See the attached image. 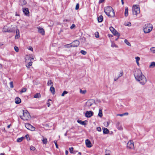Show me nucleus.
Segmentation results:
<instances>
[{
  "label": "nucleus",
  "instance_id": "49530a36",
  "mask_svg": "<svg viewBox=\"0 0 155 155\" xmlns=\"http://www.w3.org/2000/svg\"><path fill=\"white\" fill-rule=\"evenodd\" d=\"M10 87L11 88H13L14 86L13 85V82L12 81H11L9 83Z\"/></svg>",
  "mask_w": 155,
  "mask_h": 155
},
{
  "label": "nucleus",
  "instance_id": "b1692460",
  "mask_svg": "<svg viewBox=\"0 0 155 155\" xmlns=\"http://www.w3.org/2000/svg\"><path fill=\"white\" fill-rule=\"evenodd\" d=\"M155 67V62H151L150 65L149 66V68H153Z\"/></svg>",
  "mask_w": 155,
  "mask_h": 155
},
{
  "label": "nucleus",
  "instance_id": "aec40b11",
  "mask_svg": "<svg viewBox=\"0 0 155 155\" xmlns=\"http://www.w3.org/2000/svg\"><path fill=\"white\" fill-rule=\"evenodd\" d=\"M42 140L43 143L45 144H46L47 143V139L44 136H42Z\"/></svg>",
  "mask_w": 155,
  "mask_h": 155
},
{
  "label": "nucleus",
  "instance_id": "8fccbe9b",
  "mask_svg": "<svg viewBox=\"0 0 155 155\" xmlns=\"http://www.w3.org/2000/svg\"><path fill=\"white\" fill-rule=\"evenodd\" d=\"M30 149L31 150L34 151L35 150V147H33V146H31L30 147Z\"/></svg>",
  "mask_w": 155,
  "mask_h": 155
},
{
  "label": "nucleus",
  "instance_id": "72a5a7b5",
  "mask_svg": "<svg viewBox=\"0 0 155 155\" xmlns=\"http://www.w3.org/2000/svg\"><path fill=\"white\" fill-rule=\"evenodd\" d=\"M128 115V113L127 112H126V113H125L124 114H117V116H120V117H122L123 116Z\"/></svg>",
  "mask_w": 155,
  "mask_h": 155
},
{
  "label": "nucleus",
  "instance_id": "39448f33",
  "mask_svg": "<svg viewBox=\"0 0 155 155\" xmlns=\"http://www.w3.org/2000/svg\"><path fill=\"white\" fill-rule=\"evenodd\" d=\"M133 14L134 15H137L140 13V8L139 5H134L132 8Z\"/></svg>",
  "mask_w": 155,
  "mask_h": 155
},
{
  "label": "nucleus",
  "instance_id": "69168bd1",
  "mask_svg": "<svg viewBox=\"0 0 155 155\" xmlns=\"http://www.w3.org/2000/svg\"><path fill=\"white\" fill-rule=\"evenodd\" d=\"M121 3H122V5H124V0H121Z\"/></svg>",
  "mask_w": 155,
  "mask_h": 155
},
{
  "label": "nucleus",
  "instance_id": "0e129e2a",
  "mask_svg": "<svg viewBox=\"0 0 155 155\" xmlns=\"http://www.w3.org/2000/svg\"><path fill=\"white\" fill-rule=\"evenodd\" d=\"M98 22H101L103 20H97Z\"/></svg>",
  "mask_w": 155,
  "mask_h": 155
},
{
  "label": "nucleus",
  "instance_id": "473e14b6",
  "mask_svg": "<svg viewBox=\"0 0 155 155\" xmlns=\"http://www.w3.org/2000/svg\"><path fill=\"white\" fill-rule=\"evenodd\" d=\"M124 25L127 26H131V24L130 22H125L124 23Z\"/></svg>",
  "mask_w": 155,
  "mask_h": 155
},
{
  "label": "nucleus",
  "instance_id": "4d7b16f0",
  "mask_svg": "<svg viewBox=\"0 0 155 155\" xmlns=\"http://www.w3.org/2000/svg\"><path fill=\"white\" fill-rule=\"evenodd\" d=\"M54 143L55 144V145L56 147L57 148H58V145L57 144V143L56 141V140L54 141Z\"/></svg>",
  "mask_w": 155,
  "mask_h": 155
},
{
  "label": "nucleus",
  "instance_id": "a19ab883",
  "mask_svg": "<svg viewBox=\"0 0 155 155\" xmlns=\"http://www.w3.org/2000/svg\"><path fill=\"white\" fill-rule=\"evenodd\" d=\"M78 123L80 124L81 125H84L85 124L84 121H82L81 120H78Z\"/></svg>",
  "mask_w": 155,
  "mask_h": 155
},
{
  "label": "nucleus",
  "instance_id": "c03bdc74",
  "mask_svg": "<svg viewBox=\"0 0 155 155\" xmlns=\"http://www.w3.org/2000/svg\"><path fill=\"white\" fill-rule=\"evenodd\" d=\"M14 49L15 51L16 52H18L19 51V48L17 46H15L14 47Z\"/></svg>",
  "mask_w": 155,
  "mask_h": 155
},
{
  "label": "nucleus",
  "instance_id": "9b49d317",
  "mask_svg": "<svg viewBox=\"0 0 155 155\" xmlns=\"http://www.w3.org/2000/svg\"><path fill=\"white\" fill-rule=\"evenodd\" d=\"M95 103V101L93 100H88L86 103V106L90 107Z\"/></svg>",
  "mask_w": 155,
  "mask_h": 155
},
{
  "label": "nucleus",
  "instance_id": "3c124183",
  "mask_svg": "<svg viewBox=\"0 0 155 155\" xmlns=\"http://www.w3.org/2000/svg\"><path fill=\"white\" fill-rule=\"evenodd\" d=\"M111 47L113 48L116 47V45L113 42H111Z\"/></svg>",
  "mask_w": 155,
  "mask_h": 155
},
{
  "label": "nucleus",
  "instance_id": "a211bd4d",
  "mask_svg": "<svg viewBox=\"0 0 155 155\" xmlns=\"http://www.w3.org/2000/svg\"><path fill=\"white\" fill-rule=\"evenodd\" d=\"M110 30L114 35H116V30L112 27H110Z\"/></svg>",
  "mask_w": 155,
  "mask_h": 155
},
{
  "label": "nucleus",
  "instance_id": "9d476101",
  "mask_svg": "<svg viewBox=\"0 0 155 155\" xmlns=\"http://www.w3.org/2000/svg\"><path fill=\"white\" fill-rule=\"evenodd\" d=\"M3 31L4 32H12L14 31V29L13 28V27L9 29V28H7L6 27H4L3 29Z\"/></svg>",
  "mask_w": 155,
  "mask_h": 155
},
{
  "label": "nucleus",
  "instance_id": "603ef678",
  "mask_svg": "<svg viewBox=\"0 0 155 155\" xmlns=\"http://www.w3.org/2000/svg\"><path fill=\"white\" fill-rule=\"evenodd\" d=\"M73 149H74V148L72 147H71L69 148V151H70V153H73Z\"/></svg>",
  "mask_w": 155,
  "mask_h": 155
},
{
  "label": "nucleus",
  "instance_id": "393cba45",
  "mask_svg": "<svg viewBox=\"0 0 155 155\" xmlns=\"http://www.w3.org/2000/svg\"><path fill=\"white\" fill-rule=\"evenodd\" d=\"M135 59L136 61L137 64V65L138 66H139V61L140 60V58L139 57H136L135 58Z\"/></svg>",
  "mask_w": 155,
  "mask_h": 155
},
{
  "label": "nucleus",
  "instance_id": "79ce46f5",
  "mask_svg": "<svg viewBox=\"0 0 155 155\" xmlns=\"http://www.w3.org/2000/svg\"><path fill=\"white\" fill-rule=\"evenodd\" d=\"M80 52L81 54L84 55H85L87 54V52L86 51L83 50H81Z\"/></svg>",
  "mask_w": 155,
  "mask_h": 155
},
{
  "label": "nucleus",
  "instance_id": "f8f14e48",
  "mask_svg": "<svg viewBox=\"0 0 155 155\" xmlns=\"http://www.w3.org/2000/svg\"><path fill=\"white\" fill-rule=\"evenodd\" d=\"M38 29V32L40 33L41 35H44L45 34V31L44 30L40 27H37Z\"/></svg>",
  "mask_w": 155,
  "mask_h": 155
},
{
  "label": "nucleus",
  "instance_id": "5fc2aeb1",
  "mask_svg": "<svg viewBox=\"0 0 155 155\" xmlns=\"http://www.w3.org/2000/svg\"><path fill=\"white\" fill-rule=\"evenodd\" d=\"M97 130L99 132H101V129L100 127H98L97 128Z\"/></svg>",
  "mask_w": 155,
  "mask_h": 155
},
{
  "label": "nucleus",
  "instance_id": "dca6fc26",
  "mask_svg": "<svg viewBox=\"0 0 155 155\" xmlns=\"http://www.w3.org/2000/svg\"><path fill=\"white\" fill-rule=\"evenodd\" d=\"M73 47H77L79 45V42L78 40L74 41L72 43Z\"/></svg>",
  "mask_w": 155,
  "mask_h": 155
},
{
  "label": "nucleus",
  "instance_id": "7c9ffc66",
  "mask_svg": "<svg viewBox=\"0 0 155 155\" xmlns=\"http://www.w3.org/2000/svg\"><path fill=\"white\" fill-rule=\"evenodd\" d=\"M124 42L127 45L129 46H131V45L130 43L127 39L124 40Z\"/></svg>",
  "mask_w": 155,
  "mask_h": 155
},
{
  "label": "nucleus",
  "instance_id": "f3484780",
  "mask_svg": "<svg viewBox=\"0 0 155 155\" xmlns=\"http://www.w3.org/2000/svg\"><path fill=\"white\" fill-rule=\"evenodd\" d=\"M21 102V99L19 97H16L15 99V103L16 104H20Z\"/></svg>",
  "mask_w": 155,
  "mask_h": 155
},
{
  "label": "nucleus",
  "instance_id": "7ed1b4c3",
  "mask_svg": "<svg viewBox=\"0 0 155 155\" xmlns=\"http://www.w3.org/2000/svg\"><path fill=\"white\" fill-rule=\"evenodd\" d=\"M23 115L20 116V118L24 120H28L31 119V115L26 110H22Z\"/></svg>",
  "mask_w": 155,
  "mask_h": 155
},
{
  "label": "nucleus",
  "instance_id": "774afa93",
  "mask_svg": "<svg viewBox=\"0 0 155 155\" xmlns=\"http://www.w3.org/2000/svg\"><path fill=\"white\" fill-rule=\"evenodd\" d=\"M5 155V153H1L0 155Z\"/></svg>",
  "mask_w": 155,
  "mask_h": 155
},
{
  "label": "nucleus",
  "instance_id": "6ab92c4d",
  "mask_svg": "<svg viewBox=\"0 0 155 155\" xmlns=\"http://www.w3.org/2000/svg\"><path fill=\"white\" fill-rule=\"evenodd\" d=\"M117 128L118 129L120 130H122L123 129V127L120 124V123L119 122H118L117 123Z\"/></svg>",
  "mask_w": 155,
  "mask_h": 155
},
{
  "label": "nucleus",
  "instance_id": "c756f323",
  "mask_svg": "<svg viewBox=\"0 0 155 155\" xmlns=\"http://www.w3.org/2000/svg\"><path fill=\"white\" fill-rule=\"evenodd\" d=\"M41 97V95L40 94L37 93L35 94L34 96V97L35 98H39Z\"/></svg>",
  "mask_w": 155,
  "mask_h": 155
},
{
  "label": "nucleus",
  "instance_id": "58836bf2",
  "mask_svg": "<svg viewBox=\"0 0 155 155\" xmlns=\"http://www.w3.org/2000/svg\"><path fill=\"white\" fill-rule=\"evenodd\" d=\"M87 91L86 90H82L81 89L80 90V93L82 94H84L86 93Z\"/></svg>",
  "mask_w": 155,
  "mask_h": 155
},
{
  "label": "nucleus",
  "instance_id": "4be33fe9",
  "mask_svg": "<svg viewBox=\"0 0 155 155\" xmlns=\"http://www.w3.org/2000/svg\"><path fill=\"white\" fill-rule=\"evenodd\" d=\"M26 3V2L25 0H20L19 5H25Z\"/></svg>",
  "mask_w": 155,
  "mask_h": 155
},
{
  "label": "nucleus",
  "instance_id": "2eb2a0df",
  "mask_svg": "<svg viewBox=\"0 0 155 155\" xmlns=\"http://www.w3.org/2000/svg\"><path fill=\"white\" fill-rule=\"evenodd\" d=\"M93 114V112L92 111H87L85 113V116L87 117H89L92 116Z\"/></svg>",
  "mask_w": 155,
  "mask_h": 155
},
{
  "label": "nucleus",
  "instance_id": "6e6d98bb",
  "mask_svg": "<svg viewBox=\"0 0 155 155\" xmlns=\"http://www.w3.org/2000/svg\"><path fill=\"white\" fill-rule=\"evenodd\" d=\"M79 8V4L78 3H77L76 6L75 7V9L78 10V9Z\"/></svg>",
  "mask_w": 155,
  "mask_h": 155
},
{
  "label": "nucleus",
  "instance_id": "f03ea898",
  "mask_svg": "<svg viewBox=\"0 0 155 155\" xmlns=\"http://www.w3.org/2000/svg\"><path fill=\"white\" fill-rule=\"evenodd\" d=\"M104 10L105 13L108 17H112L114 16V12L111 7L110 6L105 7Z\"/></svg>",
  "mask_w": 155,
  "mask_h": 155
},
{
  "label": "nucleus",
  "instance_id": "de8ad7c7",
  "mask_svg": "<svg viewBox=\"0 0 155 155\" xmlns=\"http://www.w3.org/2000/svg\"><path fill=\"white\" fill-rule=\"evenodd\" d=\"M95 36L96 38H98L99 37V33L98 32H96L95 33Z\"/></svg>",
  "mask_w": 155,
  "mask_h": 155
},
{
  "label": "nucleus",
  "instance_id": "423d86ee",
  "mask_svg": "<svg viewBox=\"0 0 155 155\" xmlns=\"http://www.w3.org/2000/svg\"><path fill=\"white\" fill-rule=\"evenodd\" d=\"M13 28L14 29V31H15L16 32V35L15 37V39H19L20 37V31L17 28V27L16 26L13 27Z\"/></svg>",
  "mask_w": 155,
  "mask_h": 155
},
{
  "label": "nucleus",
  "instance_id": "f704fd0d",
  "mask_svg": "<svg viewBox=\"0 0 155 155\" xmlns=\"http://www.w3.org/2000/svg\"><path fill=\"white\" fill-rule=\"evenodd\" d=\"M48 85H51V86H53V84L51 80H49L47 83Z\"/></svg>",
  "mask_w": 155,
  "mask_h": 155
},
{
  "label": "nucleus",
  "instance_id": "1a4fd4ad",
  "mask_svg": "<svg viewBox=\"0 0 155 155\" xmlns=\"http://www.w3.org/2000/svg\"><path fill=\"white\" fill-rule=\"evenodd\" d=\"M25 126L27 129L31 131H33L35 130V128L29 124H25Z\"/></svg>",
  "mask_w": 155,
  "mask_h": 155
},
{
  "label": "nucleus",
  "instance_id": "a18cd8bd",
  "mask_svg": "<svg viewBox=\"0 0 155 155\" xmlns=\"http://www.w3.org/2000/svg\"><path fill=\"white\" fill-rule=\"evenodd\" d=\"M27 48L28 50H30L32 51H33V48L32 47L30 46L28 47Z\"/></svg>",
  "mask_w": 155,
  "mask_h": 155
},
{
  "label": "nucleus",
  "instance_id": "e2e57ef3",
  "mask_svg": "<svg viewBox=\"0 0 155 155\" xmlns=\"http://www.w3.org/2000/svg\"><path fill=\"white\" fill-rule=\"evenodd\" d=\"M47 104L48 107H49L51 105L50 103H48Z\"/></svg>",
  "mask_w": 155,
  "mask_h": 155
},
{
  "label": "nucleus",
  "instance_id": "6e6552de",
  "mask_svg": "<svg viewBox=\"0 0 155 155\" xmlns=\"http://www.w3.org/2000/svg\"><path fill=\"white\" fill-rule=\"evenodd\" d=\"M127 147L130 149H133L134 148V143L132 140H130L127 144Z\"/></svg>",
  "mask_w": 155,
  "mask_h": 155
},
{
  "label": "nucleus",
  "instance_id": "864d4df0",
  "mask_svg": "<svg viewBox=\"0 0 155 155\" xmlns=\"http://www.w3.org/2000/svg\"><path fill=\"white\" fill-rule=\"evenodd\" d=\"M103 17L102 15H100L97 18V19H103Z\"/></svg>",
  "mask_w": 155,
  "mask_h": 155
},
{
  "label": "nucleus",
  "instance_id": "4c0bfd02",
  "mask_svg": "<svg viewBox=\"0 0 155 155\" xmlns=\"http://www.w3.org/2000/svg\"><path fill=\"white\" fill-rule=\"evenodd\" d=\"M150 50L151 52L153 53H155V47H152L150 48Z\"/></svg>",
  "mask_w": 155,
  "mask_h": 155
},
{
  "label": "nucleus",
  "instance_id": "20e7f679",
  "mask_svg": "<svg viewBox=\"0 0 155 155\" xmlns=\"http://www.w3.org/2000/svg\"><path fill=\"white\" fill-rule=\"evenodd\" d=\"M153 25L150 23L145 24L143 27V30L145 33L150 32L152 30Z\"/></svg>",
  "mask_w": 155,
  "mask_h": 155
},
{
  "label": "nucleus",
  "instance_id": "052dcab7",
  "mask_svg": "<svg viewBox=\"0 0 155 155\" xmlns=\"http://www.w3.org/2000/svg\"><path fill=\"white\" fill-rule=\"evenodd\" d=\"M117 37L118 38H119L120 36V34L117 32Z\"/></svg>",
  "mask_w": 155,
  "mask_h": 155
},
{
  "label": "nucleus",
  "instance_id": "bb28decb",
  "mask_svg": "<svg viewBox=\"0 0 155 155\" xmlns=\"http://www.w3.org/2000/svg\"><path fill=\"white\" fill-rule=\"evenodd\" d=\"M50 91L52 94H55V89L54 87L52 86H51L50 88Z\"/></svg>",
  "mask_w": 155,
  "mask_h": 155
},
{
  "label": "nucleus",
  "instance_id": "4468645a",
  "mask_svg": "<svg viewBox=\"0 0 155 155\" xmlns=\"http://www.w3.org/2000/svg\"><path fill=\"white\" fill-rule=\"evenodd\" d=\"M23 12L26 16L29 15V12L28 9L27 8H22Z\"/></svg>",
  "mask_w": 155,
  "mask_h": 155
},
{
  "label": "nucleus",
  "instance_id": "bf43d9fd",
  "mask_svg": "<svg viewBox=\"0 0 155 155\" xmlns=\"http://www.w3.org/2000/svg\"><path fill=\"white\" fill-rule=\"evenodd\" d=\"M105 0H100L99 1V3H101L103 2Z\"/></svg>",
  "mask_w": 155,
  "mask_h": 155
},
{
  "label": "nucleus",
  "instance_id": "ea45409f",
  "mask_svg": "<svg viewBox=\"0 0 155 155\" xmlns=\"http://www.w3.org/2000/svg\"><path fill=\"white\" fill-rule=\"evenodd\" d=\"M110 122L108 121L105 122L104 123V126L106 127L108 126L110 124Z\"/></svg>",
  "mask_w": 155,
  "mask_h": 155
},
{
  "label": "nucleus",
  "instance_id": "cd10ccee",
  "mask_svg": "<svg viewBox=\"0 0 155 155\" xmlns=\"http://www.w3.org/2000/svg\"><path fill=\"white\" fill-rule=\"evenodd\" d=\"M64 46L65 48H68L73 47V45L72 43H71L65 45Z\"/></svg>",
  "mask_w": 155,
  "mask_h": 155
},
{
  "label": "nucleus",
  "instance_id": "c9c22d12",
  "mask_svg": "<svg viewBox=\"0 0 155 155\" xmlns=\"http://www.w3.org/2000/svg\"><path fill=\"white\" fill-rule=\"evenodd\" d=\"M26 90H27V89L26 88H25V87L23 88L21 90V91H20V94H21L22 93L25 92L26 91Z\"/></svg>",
  "mask_w": 155,
  "mask_h": 155
},
{
  "label": "nucleus",
  "instance_id": "5701e85b",
  "mask_svg": "<svg viewBox=\"0 0 155 155\" xmlns=\"http://www.w3.org/2000/svg\"><path fill=\"white\" fill-rule=\"evenodd\" d=\"M124 15L126 17L128 16V8L127 7H125Z\"/></svg>",
  "mask_w": 155,
  "mask_h": 155
},
{
  "label": "nucleus",
  "instance_id": "412c9836",
  "mask_svg": "<svg viewBox=\"0 0 155 155\" xmlns=\"http://www.w3.org/2000/svg\"><path fill=\"white\" fill-rule=\"evenodd\" d=\"M123 75V70H120L118 72V77L117 79L122 76Z\"/></svg>",
  "mask_w": 155,
  "mask_h": 155
},
{
  "label": "nucleus",
  "instance_id": "338daca9",
  "mask_svg": "<svg viewBox=\"0 0 155 155\" xmlns=\"http://www.w3.org/2000/svg\"><path fill=\"white\" fill-rule=\"evenodd\" d=\"M68 151L67 150H66L65 151V154H66V155H67L68 154Z\"/></svg>",
  "mask_w": 155,
  "mask_h": 155
},
{
  "label": "nucleus",
  "instance_id": "2f4dec72",
  "mask_svg": "<svg viewBox=\"0 0 155 155\" xmlns=\"http://www.w3.org/2000/svg\"><path fill=\"white\" fill-rule=\"evenodd\" d=\"M103 131L104 134H107L109 132V130L106 128H104Z\"/></svg>",
  "mask_w": 155,
  "mask_h": 155
},
{
  "label": "nucleus",
  "instance_id": "c85d7f7f",
  "mask_svg": "<svg viewBox=\"0 0 155 155\" xmlns=\"http://www.w3.org/2000/svg\"><path fill=\"white\" fill-rule=\"evenodd\" d=\"M32 64V62L30 61L26 64V66L28 68H29L30 66H31Z\"/></svg>",
  "mask_w": 155,
  "mask_h": 155
},
{
  "label": "nucleus",
  "instance_id": "13d9d810",
  "mask_svg": "<svg viewBox=\"0 0 155 155\" xmlns=\"http://www.w3.org/2000/svg\"><path fill=\"white\" fill-rule=\"evenodd\" d=\"M75 27V25L74 24H72V25L70 27V28L71 29H73Z\"/></svg>",
  "mask_w": 155,
  "mask_h": 155
},
{
  "label": "nucleus",
  "instance_id": "f257e3e1",
  "mask_svg": "<svg viewBox=\"0 0 155 155\" xmlns=\"http://www.w3.org/2000/svg\"><path fill=\"white\" fill-rule=\"evenodd\" d=\"M134 74L136 80L141 85H144L147 82V80L146 78L140 69L136 70Z\"/></svg>",
  "mask_w": 155,
  "mask_h": 155
},
{
  "label": "nucleus",
  "instance_id": "ddd939ff",
  "mask_svg": "<svg viewBox=\"0 0 155 155\" xmlns=\"http://www.w3.org/2000/svg\"><path fill=\"white\" fill-rule=\"evenodd\" d=\"M85 144L87 147L90 148L92 147V144L91 142L88 139L85 140Z\"/></svg>",
  "mask_w": 155,
  "mask_h": 155
},
{
  "label": "nucleus",
  "instance_id": "09e8293b",
  "mask_svg": "<svg viewBox=\"0 0 155 155\" xmlns=\"http://www.w3.org/2000/svg\"><path fill=\"white\" fill-rule=\"evenodd\" d=\"M101 100H99V99H97L96 100V101H95V103H95L96 104H97L98 103H101Z\"/></svg>",
  "mask_w": 155,
  "mask_h": 155
},
{
  "label": "nucleus",
  "instance_id": "0eeeda50",
  "mask_svg": "<svg viewBox=\"0 0 155 155\" xmlns=\"http://www.w3.org/2000/svg\"><path fill=\"white\" fill-rule=\"evenodd\" d=\"M35 58V56L32 54L27 55H26L25 58V61L26 63L29 61L34 60Z\"/></svg>",
  "mask_w": 155,
  "mask_h": 155
},
{
  "label": "nucleus",
  "instance_id": "e433bc0d",
  "mask_svg": "<svg viewBox=\"0 0 155 155\" xmlns=\"http://www.w3.org/2000/svg\"><path fill=\"white\" fill-rule=\"evenodd\" d=\"M24 138V137L19 138L17 139V141L18 142H20L22 141Z\"/></svg>",
  "mask_w": 155,
  "mask_h": 155
},
{
  "label": "nucleus",
  "instance_id": "a878e982",
  "mask_svg": "<svg viewBox=\"0 0 155 155\" xmlns=\"http://www.w3.org/2000/svg\"><path fill=\"white\" fill-rule=\"evenodd\" d=\"M98 116L100 117H101L103 116L102 110V109H99Z\"/></svg>",
  "mask_w": 155,
  "mask_h": 155
},
{
  "label": "nucleus",
  "instance_id": "680f3d73",
  "mask_svg": "<svg viewBox=\"0 0 155 155\" xmlns=\"http://www.w3.org/2000/svg\"><path fill=\"white\" fill-rule=\"evenodd\" d=\"M25 137H26V138L28 139V138L29 137V136L28 135V134H27V135H26V136H25Z\"/></svg>",
  "mask_w": 155,
  "mask_h": 155
},
{
  "label": "nucleus",
  "instance_id": "37998d69",
  "mask_svg": "<svg viewBox=\"0 0 155 155\" xmlns=\"http://www.w3.org/2000/svg\"><path fill=\"white\" fill-rule=\"evenodd\" d=\"M68 93V92L67 91H63V93L61 94V96L62 97H63L64 96V95L65 94H67Z\"/></svg>",
  "mask_w": 155,
  "mask_h": 155
}]
</instances>
